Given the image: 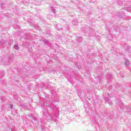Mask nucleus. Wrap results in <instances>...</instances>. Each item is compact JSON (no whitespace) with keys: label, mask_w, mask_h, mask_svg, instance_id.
<instances>
[{"label":"nucleus","mask_w":131,"mask_h":131,"mask_svg":"<svg viewBox=\"0 0 131 131\" xmlns=\"http://www.w3.org/2000/svg\"><path fill=\"white\" fill-rule=\"evenodd\" d=\"M14 48H15L16 50H19V47L17 46H14Z\"/></svg>","instance_id":"nucleus-1"},{"label":"nucleus","mask_w":131,"mask_h":131,"mask_svg":"<svg viewBox=\"0 0 131 131\" xmlns=\"http://www.w3.org/2000/svg\"><path fill=\"white\" fill-rule=\"evenodd\" d=\"M10 108H13V105H10Z\"/></svg>","instance_id":"nucleus-2"}]
</instances>
